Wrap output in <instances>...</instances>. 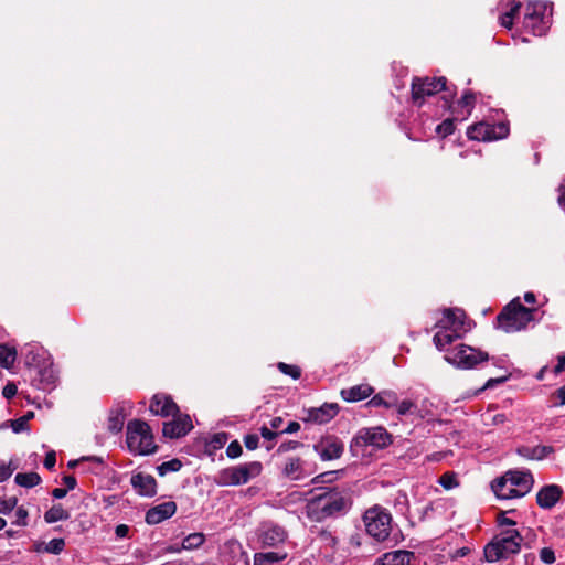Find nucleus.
<instances>
[{
  "mask_svg": "<svg viewBox=\"0 0 565 565\" xmlns=\"http://www.w3.org/2000/svg\"><path fill=\"white\" fill-rule=\"evenodd\" d=\"M182 468V462L174 458L169 461H164L157 467V471L160 476H166L169 472H177Z\"/></svg>",
  "mask_w": 565,
  "mask_h": 565,
  "instance_id": "f704fd0d",
  "label": "nucleus"
},
{
  "mask_svg": "<svg viewBox=\"0 0 565 565\" xmlns=\"http://www.w3.org/2000/svg\"><path fill=\"white\" fill-rule=\"evenodd\" d=\"M14 515L15 520L13 521V524L18 526H26L29 516L26 509L23 507L17 508Z\"/></svg>",
  "mask_w": 565,
  "mask_h": 565,
  "instance_id": "37998d69",
  "label": "nucleus"
},
{
  "mask_svg": "<svg viewBox=\"0 0 565 565\" xmlns=\"http://www.w3.org/2000/svg\"><path fill=\"white\" fill-rule=\"evenodd\" d=\"M393 443L392 435L382 426L361 428L351 441L350 449L356 455L366 447L384 449Z\"/></svg>",
  "mask_w": 565,
  "mask_h": 565,
  "instance_id": "423d86ee",
  "label": "nucleus"
},
{
  "mask_svg": "<svg viewBox=\"0 0 565 565\" xmlns=\"http://www.w3.org/2000/svg\"><path fill=\"white\" fill-rule=\"evenodd\" d=\"M509 131V126L505 122H478L468 128L467 136L471 140L492 141L505 138Z\"/></svg>",
  "mask_w": 565,
  "mask_h": 565,
  "instance_id": "f8f14e48",
  "label": "nucleus"
},
{
  "mask_svg": "<svg viewBox=\"0 0 565 565\" xmlns=\"http://www.w3.org/2000/svg\"><path fill=\"white\" fill-rule=\"evenodd\" d=\"M491 489L495 497L501 500L519 498L515 489L509 484V479L505 473L491 482Z\"/></svg>",
  "mask_w": 565,
  "mask_h": 565,
  "instance_id": "bb28decb",
  "label": "nucleus"
},
{
  "mask_svg": "<svg viewBox=\"0 0 565 565\" xmlns=\"http://www.w3.org/2000/svg\"><path fill=\"white\" fill-rule=\"evenodd\" d=\"M17 386L13 384V383H8L4 387H3V391H2V395L7 398V399H10L12 398L15 394H17Z\"/></svg>",
  "mask_w": 565,
  "mask_h": 565,
  "instance_id": "864d4df0",
  "label": "nucleus"
},
{
  "mask_svg": "<svg viewBox=\"0 0 565 565\" xmlns=\"http://www.w3.org/2000/svg\"><path fill=\"white\" fill-rule=\"evenodd\" d=\"M343 444L337 437H327L315 445V450L322 460H333L341 457L343 452Z\"/></svg>",
  "mask_w": 565,
  "mask_h": 565,
  "instance_id": "2eb2a0df",
  "label": "nucleus"
},
{
  "mask_svg": "<svg viewBox=\"0 0 565 565\" xmlns=\"http://www.w3.org/2000/svg\"><path fill=\"white\" fill-rule=\"evenodd\" d=\"M127 445L134 455L147 456L157 450L150 426L140 419H134L128 423Z\"/></svg>",
  "mask_w": 565,
  "mask_h": 565,
  "instance_id": "20e7f679",
  "label": "nucleus"
},
{
  "mask_svg": "<svg viewBox=\"0 0 565 565\" xmlns=\"http://www.w3.org/2000/svg\"><path fill=\"white\" fill-rule=\"evenodd\" d=\"M439 483L446 490L456 488L459 483L454 472H446L439 478Z\"/></svg>",
  "mask_w": 565,
  "mask_h": 565,
  "instance_id": "58836bf2",
  "label": "nucleus"
},
{
  "mask_svg": "<svg viewBox=\"0 0 565 565\" xmlns=\"http://www.w3.org/2000/svg\"><path fill=\"white\" fill-rule=\"evenodd\" d=\"M17 359V351L14 348H10L7 344H0V365L9 369L13 365Z\"/></svg>",
  "mask_w": 565,
  "mask_h": 565,
  "instance_id": "473e14b6",
  "label": "nucleus"
},
{
  "mask_svg": "<svg viewBox=\"0 0 565 565\" xmlns=\"http://www.w3.org/2000/svg\"><path fill=\"white\" fill-rule=\"evenodd\" d=\"M504 380H505L504 377H502V379H490V380H488V382L481 388L475 391L472 394L468 395V397L475 396L478 393L484 391L486 388L492 387L494 384L501 383Z\"/></svg>",
  "mask_w": 565,
  "mask_h": 565,
  "instance_id": "5fc2aeb1",
  "label": "nucleus"
},
{
  "mask_svg": "<svg viewBox=\"0 0 565 565\" xmlns=\"http://www.w3.org/2000/svg\"><path fill=\"white\" fill-rule=\"evenodd\" d=\"M130 483L140 495L153 497L157 493V481L151 475L137 472L132 475Z\"/></svg>",
  "mask_w": 565,
  "mask_h": 565,
  "instance_id": "aec40b11",
  "label": "nucleus"
},
{
  "mask_svg": "<svg viewBox=\"0 0 565 565\" xmlns=\"http://www.w3.org/2000/svg\"><path fill=\"white\" fill-rule=\"evenodd\" d=\"M299 429H300V424L298 422H290L281 433L294 434V433H297Z\"/></svg>",
  "mask_w": 565,
  "mask_h": 565,
  "instance_id": "680f3d73",
  "label": "nucleus"
},
{
  "mask_svg": "<svg viewBox=\"0 0 565 565\" xmlns=\"http://www.w3.org/2000/svg\"><path fill=\"white\" fill-rule=\"evenodd\" d=\"M257 541L262 547H274L280 548V545L284 544L288 537L286 530L270 521L263 522L257 531Z\"/></svg>",
  "mask_w": 565,
  "mask_h": 565,
  "instance_id": "ddd939ff",
  "label": "nucleus"
},
{
  "mask_svg": "<svg viewBox=\"0 0 565 565\" xmlns=\"http://www.w3.org/2000/svg\"><path fill=\"white\" fill-rule=\"evenodd\" d=\"M540 558L545 564H553L555 562V553L551 547H543L540 551Z\"/></svg>",
  "mask_w": 565,
  "mask_h": 565,
  "instance_id": "49530a36",
  "label": "nucleus"
},
{
  "mask_svg": "<svg viewBox=\"0 0 565 565\" xmlns=\"http://www.w3.org/2000/svg\"><path fill=\"white\" fill-rule=\"evenodd\" d=\"M483 419L487 425H489V424L501 425L507 422V416L501 413L500 414H486Z\"/></svg>",
  "mask_w": 565,
  "mask_h": 565,
  "instance_id": "c03bdc74",
  "label": "nucleus"
},
{
  "mask_svg": "<svg viewBox=\"0 0 565 565\" xmlns=\"http://www.w3.org/2000/svg\"><path fill=\"white\" fill-rule=\"evenodd\" d=\"M445 360L459 369H472L480 362L489 360L487 352L460 344L445 354Z\"/></svg>",
  "mask_w": 565,
  "mask_h": 565,
  "instance_id": "9d476101",
  "label": "nucleus"
},
{
  "mask_svg": "<svg viewBox=\"0 0 565 565\" xmlns=\"http://www.w3.org/2000/svg\"><path fill=\"white\" fill-rule=\"evenodd\" d=\"M278 369L286 375L291 376L297 380L300 377L301 372L300 369L296 365L286 364L284 362L278 363Z\"/></svg>",
  "mask_w": 565,
  "mask_h": 565,
  "instance_id": "a19ab883",
  "label": "nucleus"
},
{
  "mask_svg": "<svg viewBox=\"0 0 565 565\" xmlns=\"http://www.w3.org/2000/svg\"><path fill=\"white\" fill-rule=\"evenodd\" d=\"M339 413V405L335 403H326L320 407L310 408L305 418L306 422L322 425L330 422Z\"/></svg>",
  "mask_w": 565,
  "mask_h": 565,
  "instance_id": "f3484780",
  "label": "nucleus"
},
{
  "mask_svg": "<svg viewBox=\"0 0 565 565\" xmlns=\"http://www.w3.org/2000/svg\"><path fill=\"white\" fill-rule=\"evenodd\" d=\"M204 541L205 536L203 533H191L183 539L181 548L188 551L195 550L200 547L204 543Z\"/></svg>",
  "mask_w": 565,
  "mask_h": 565,
  "instance_id": "72a5a7b5",
  "label": "nucleus"
},
{
  "mask_svg": "<svg viewBox=\"0 0 565 565\" xmlns=\"http://www.w3.org/2000/svg\"><path fill=\"white\" fill-rule=\"evenodd\" d=\"M446 89V78L415 77L412 83V98L414 104L422 106L426 97Z\"/></svg>",
  "mask_w": 565,
  "mask_h": 565,
  "instance_id": "9b49d317",
  "label": "nucleus"
},
{
  "mask_svg": "<svg viewBox=\"0 0 565 565\" xmlns=\"http://www.w3.org/2000/svg\"><path fill=\"white\" fill-rule=\"evenodd\" d=\"M500 24L507 29H511L513 25V19L511 18V14H502L500 17Z\"/></svg>",
  "mask_w": 565,
  "mask_h": 565,
  "instance_id": "bf43d9fd",
  "label": "nucleus"
},
{
  "mask_svg": "<svg viewBox=\"0 0 565 565\" xmlns=\"http://www.w3.org/2000/svg\"><path fill=\"white\" fill-rule=\"evenodd\" d=\"M285 477L290 480L299 481L309 477L306 472L303 462L300 458H288L282 470Z\"/></svg>",
  "mask_w": 565,
  "mask_h": 565,
  "instance_id": "a878e982",
  "label": "nucleus"
},
{
  "mask_svg": "<svg viewBox=\"0 0 565 565\" xmlns=\"http://www.w3.org/2000/svg\"><path fill=\"white\" fill-rule=\"evenodd\" d=\"M260 434H262L263 438H265L267 440H273L277 436V433L273 431V429H270V428H268L266 426H263L260 428Z\"/></svg>",
  "mask_w": 565,
  "mask_h": 565,
  "instance_id": "4d7b16f0",
  "label": "nucleus"
},
{
  "mask_svg": "<svg viewBox=\"0 0 565 565\" xmlns=\"http://www.w3.org/2000/svg\"><path fill=\"white\" fill-rule=\"evenodd\" d=\"M259 437L255 434L246 435L244 438V444L247 449L255 450L258 447Z\"/></svg>",
  "mask_w": 565,
  "mask_h": 565,
  "instance_id": "09e8293b",
  "label": "nucleus"
},
{
  "mask_svg": "<svg viewBox=\"0 0 565 565\" xmlns=\"http://www.w3.org/2000/svg\"><path fill=\"white\" fill-rule=\"evenodd\" d=\"M44 467L49 470L53 469L56 463V454L54 450L49 451L44 458Z\"/></svg>",
  "mask_w": 565,
  "mask_h": 565,
  "instance_id": "8fccbe9b",
  "label": "nucleus"
},
{
  "mask_svg": "<svg viewBox=\"0 0 565 565\" xmlns=\"http://www.w3.org/2000/svg\"><path fill=\"white\" fill-rule=\"evenodd\" d=\"M395 407L397 408V414L399 416L414 414L417 409L416 404L411 399H404L402 402L397 401V405H395Z\"/></svg>",
  "mask_w": 565,
  "mask_h": 565,
  "instance_id": "e433bc0d",
  "label": "nucleus"
},
{
  "mask_svg": "<svg viewBox=\"0 0 565 565\" xmlns=\"http://www.w3.org/2000/svg\"><path fill=\"white\" fill-rule=\"evenodd\" d=\"M13 472V468L10 467V463H7L3 460H0V482L6 481L11 477Z\"/></svg>",
  "mask_w": 565,
  "mask_h": 565,
  "instance_id": "de8ad7c7",
  "label": "nucleus"
},
{
  "mask_svg": "<svg viewBox=\"0 0 565 565\" xmlns=\"http://www.w3.org/2000/svg\"><path fill=\"white\" fill-rule=\"evenodd\" d=\"M63 483L65 484V487H66L65 489H67V491L75 489V487L77 484L76 479L73 476H64Z\"/></svg>",
  "mask_w": 565,
  "mask_h": 565,
  "instance_id": "13d9d810",
  "label": "nucleus"
},
{
  "mask_svg": "<svg viewBox=\"0 0 565 565\" xmlns=\"http://www.w3.org/2000/svg\"><path fill=\"white\" fill-rule=\"evenodd\" d=\"M555 395L557 396V398L559 399L558 402V405H565V385L559 387L556 392H555Z\"/></svg>",
  "mask_w": 565,
  "mask_h": 565,
  "instance_id": "338daca9",
  "label": "nucleus"
},
{
  "mask_svg": "<svg viewBox=\"0 0 565 565\" xmlns=\"http://www.w3.org/2000/svg\"><path fill=\"white\" fill-rule=\"evenodd\" d=\"M552 8L543 1H530L525 7L523 26L533 35H543L551 24Z\"/></svg>",
  "mask_w": 565,
  "mask_h": 565,
  "instance_id": "6e6552de",
  "label": "nucleus"
},
{
  "mask_svg": "<svg viewBox=\"0 0 565 565\" xmlns=\"http://www.w3.org/2000/svg\"><path fill=\"white\" fill-rule=\"evenodd\" d=\"M177 512V504L174 501H167L157 504L149 509L146 513V522L150 525H156L164 520L170 519Z\"/></svg>",
  "mask_w": 565,
  "mask_h": 565,
  "instance_id": "a211bd4d",
  "label": "nucleus"
},
{
  "mask_svg": "<svg viewBox=\"0 0 565 565\" xmlns=\"http://www.w3.org/2000/svg\"><path fill=\"white\" fill-rule=\"evenodd\" d=\"M498 523H499L500 526H510V529H512V526H514L516 524L515 521H513L512 519L507 518L505 513L499 514Z\"/></svg>",
  "mask_w": 565,
  "mask_h": 565,
  "instance_id": "6e6d98bb",
  "label": "nucleus"
},
{
  "mask_svg": "<svg viewBox=\"0 0 565 565\" xmlns=\"http://www.w3.org/2000/svg\"><path fill=\"white\" fill-rule=\"evenodd\" d=\"M374 388L369 384H359L341 391V397L347 402H360L370 397Z\"/></svg>",
  "mask_w": 565,
  "mask_h": 565,
  "instance_id": "393cba45",
  "label": "nucleus"
},
{
  "mask_svg": "<svg viewBox=\"0 0 565 565\" xmlns=\"http://www.w3.org/2000/svg\"><path fill=\"white\" fill-rule=\"evenodd\" d=\"M520 9H521V2L520 1H513L511 3V8L508 12H505L507 14H511V18L514 19V17H516L520 12Z\"/></svg>",
  "mask_w": 565,
  "mask_h": 565,
  "instance_id": "052dcab7",
  "label": "nucleus"
},
{
  "mask_svg": "<svg viewBox=\"0 0 565 565\" xmlns=\"http://www.w3.org/2000/svg\"><path fill=\"white\" fill-rule=\"evenodd\" d=\"M18 499L15 497L2 499L0 498V514H9L17 507Z\"/></svg>",
  "mask_w": 565,
  "mask_h": 565,
  "instance_id": "79ce46f5",
  "label": "nucleus"
},
{
  "mask_svg": "<svg viewBox=\"0 0 565 565\" xmlns=\"http://www.w3.org/2000/svg\"><path fill=\"white\" fill-rule=\"evenodd\" d=\"M14 481L20 487L33 488L41 482V477L36 472L18 473Z\"/></svg>",
  "mask_w": 565,
  "mask_h": 565,
  "instance_id": "2f4dec72",
  "label": "nucleus"
},
{
  "mask_svg": "<svg viewBox=\"0 0 565 565\" xmlns=\"http://www.w3.org/2000/svg\"><path fill=\"white\" fill-rule=\"evenodd\" d=\"M65 547L63 539H53L45 544L43 551L50 554L58 555Z\"/></svg>",
  "mask_w": 565,
  "mask_h": 565,
  "instance_id": "4c0bfd02",
  "label": "nucleus"
},
{
  "mask_svg": "<svg viewBox=\"0 0 565 565\" xmlns=\"http://www.w3.org/2000/svg\"><path fill=\"white\" fill-rule=\"evenodd\" d=\"M553 452L554 448L545 445L520 446L516 448V454L527 460H543Z\"/></svg>",
  "mask_w": 565,
  "mask_h": 565,
  "instance_id": "b1692460",
  "label": "nucleus"
},
{
  "mask_svg": "<svg viewBox=\"0 0 565 565\" xmlns=\"http://www.w3.org/2000/svg\"><path fill=\"white\" fill-rule=\"evenodd\" d=\"M436 328L438 331L434 335V343L441 351L455 340L462 338L471 329V322L467 320L461 309L448 308L443 311Z\"/></svg>",
  "mask_w": 565,
  "mask_h": 565,
  "instance_id": "f03ea898",
  "label": "nucleus"
},
{
  "mask_svg": "<svg viewBox=\"0 0 565 565\" xmlns=\"http://www.w3.org/2000/svg\"><path fill=\"white\" fill-rule=\"evenodd\" d=\"M70 513L62 507V504H55L49 509L44 514V520L47 523H55L57 521L67 520Z\"/></svg>",
  "mask_w": 565,
  "mask_h": 565,
  "instance_id": "7c9ffc66",
  "label": "nucleus"
},
{
  "mask_svg": "<svg viewBox=\"0 0 565 565\" xmlns=\"http://www.w3.org/2000/svg\"><path fill=\"white\" fill-rule=\"evenodd\" d=\"M455 130V122L452 119H445L436 127V132L443 138L451 135Z\"/></svg>",
  "mask_w": 565,
  "mask_h": 565,
  "instance_id": "ea45409f",
  "label": "nucleus"
},
{
  "mask_svg": "<svg viewBox=\"0 0 565 565\" xmlns=\"http://www.w3.org/2000/svg\"><path fill=\"white\" fill-rule=\"evenodd\" d=\"M505 476L509 479V484L515 489V493L520 498L527 494L533 488L534 479L529 470H508Z\"/></svg>",
  "mask_w": 565,
  "mask_h": 565,
  "instance_id": "4468645a",
  "label": "nucleus"
},
{
  "mask_svg": "<svg viewBox=\"0 0 565 565\" xmlns=\"http://www.w3.org/2000/svg\"><path fill=\"white\" fill-rule=\"evenodd\" d=\"M150 412L157 416L168 417L174 416L179 408L170 396L156 394L150 403Z\"/></svg>",
  "mask_w": 565,
  "mask_h": 565,
  "instance_id": "412c9836",
  "label": "nucleus"
},
{
  "mask_svg": "<svg viewBox=\"0 0 565 565\" xmlns=\"http://www.w3.org/2000/svg\"><path fill=\"white\" fill-rule=\"evenodd\" d=\"M414 553L404 550L392 551L376 559L375 565H411Z\"/></svg>",
  "mask_w": 565,
  "mask_h": 565,
  "instance_id": "5701e85b",
  "label": "nucleus"
},
{
  "mask_svg": "<svg viewBox=\"0 0 565 565\" xmlns=\"http://www.w3.org/2000/svg\"><path fill=\"white\" fill-rule=\"evenodd\" d=\"M282 424V418L281 417H274L271 420H270V426L273 429H278Z\"/></svg>",
  "mask_w": 565,
  "mask_h": 565,
  "instance_id": "774afa93",
  "label": "nucleus"
},
{
  "mask_svg": "<svg viewBox=\"0 0 565 565\" xmlns=\"http://www.w3.org/2000/svg\"><path fill=\"white\" fill-rule=\"evenodd\" d=\"M351 505V497L347 491L329 489L307 499L303 513L312 522H323L344 515Z\"/></svg>",
  "mask_w": 565,
  "mask_h": 565,
  "instance_id": "f257e3e1",
  "label": "nucleus"
},
{
  "mask_svg": "<svg viewBox=\"0 0 565 565\" xmlns=\"http://www.w3.org/2000/svg\"><path fill=\"white\" fill-rule=\"evenodd\" d=\"M262 469V463L258 461L228 467L218 471L215 476V482L222 487L245 484L258 477Z\"/></svg>",
  "mask_w": 565,
  "mask_h": 565,
  "instance_id": "0eeeda50",
  "label": "nucleus"
},
{
  "mask_svg": "<svg viewBox=\"0 0 565 565\" xmlns=\"http://www.w3.org/2000/svg\"><path fill=\"white\" fill-rule=\"evenodd\" d=\"M534 312L535 309L524 307L515 298L498 316L499 328L508 333L521 331L533 320Z\"/></svg>",
  "mask_w": 565,
  "mask_h": 565,
  "instance_id": "39448f33",
  "label": "nucleus"
},
{
  "mask_svg": "<svg viewBox=\"0 0 565 565\" xmlns=\"http://www.w3.org/2000/svg\"><path fill=\"white\" fill-rule=\"evenodd\" d=\"M299 443L298 441H290L288 444H281L278 448V452H285L289 449H295L296 447H298Z\"/></svg>",
  "mask_w": 565,
  "mask_h": 565,
  "instance_id": "0e129e2a",
  "label": "nucleus"
},
{
  "mask_svg": "<svg viewBox=\"0 0 565 565\" xmlns=\"http://www.w3.org/2000/svg\"><path fill=\"white\" fill-rule=\"evenodd\" d=\"M22 354L24 355L25 364L29 366L40 369L49 362L47 352L38 343L26 344L23 348Z\"/></svg>",
  "mask_w": 565,
  "mask_h": 565,
  "instance_id": "6ab92c4d",
  "label": "nucleus"
},
{
  "mask_svg": "<svg viewBox=\"0 0 565 565\" xmlns=\"http://www.w3.org/2000/svg\"><path fill=\"white\" fill-rule=\"evenodd\" d=\"M565 371V355H559L557 358V364L554 369V372L556 374L561 373V372H564Z\"/></svg>",
  "mask_w": 565,
  "mask_h": 565,
  "instance_id": "e2e57ef3",
  "label": "nucleus"
},
{
  "mask_svg": "<svg viewBox=\"0 0 565 565\" xmlns=\"http://www.w3.org/2000/svg\"><path fill=\"white\" fill-rule=\"evenodd\" d=\"M475 100H476V95L470 90L465 92V94L461 96V98L459 100V106H461L463 109H466L465 117H467L471 114V110L475 105Z\"/></svg>",
  "mask_w": 565,
  "mask_h": 565,
  "instance_id": "c9c22d12",
  "label": "nucleus"
},
{
  "mask_svg": "<svg viewBox=\"0 0 565 565\" xmlns=\"http://www.w3.org/2000/svg\"><path fill=\"white\" fill-rule=\"evenodd\" d=\"M125 418L126 414L122 407L111 409L107 420L108 430L113 434L119 433L124 427Z\"/></svg>",
  "mask_w": 565,
  "mask_h": 565,
  "instance_id": "c756f323",
  "label": "nucleus"
},
{
  "mask_svg": "<svg viewBox=\"0 0 565 565\" xmlns=\"http://www.w3.org/2000/svg\"><path fill=\"white\" fill-rule=\"evenodd\" d=\"M227 457L234 459L242 455V446L237 440L232 441L226 448Z\"/></svg>",
  "mask_w": 565,
  "mask_h": 565,
  "instance_id": "a18cd8bd",
  "label": "nucleus"
},
{
  "mask_svg": "<svg viewBox=\"0 0 565 565\" xmlns=\"http://www.w3.org/2000/svg\"><path fill=\"white\" fill-rule=\"evenodd\" d=\"M366 532L376 541H384L391 533V514L383 508L375 505L366 510L363 516Z\"/></svg>",
  "mask_w": 565,
  "mask_h": 565,
  "instance_id": "1a4fd4ad",
  "label": "nucleus"
},
{
  "mask_svg": "<svg viewBox=\"0 0 565 565\" xmlns=\"http://www.w3.org/2000/svg\"><path fill=\"white\" fill-rule=\"evenodd\" d=\"M66 494H67V489H65V488H55V489H53V491H52V495H53L55 499H62V498H64Z\"/></svg>",
  "mask_w": 565,
  "mask_h": 565,
  "instance_id": "69168bd1",
  "label": "nucleus"
},
{
  "mask_svg": "<svg viewBox=\"0 0 565 565\" xmlns=\"http://www.w3.org/2000/svg\"><path fill=\"white\" fill-rule=\"evenodd\" d=\"M523 536L516 529L502 530L483 548L484 559L495 563L519 554Z\"/></svg>",
  "mask_w": 565,
  "mask_h": 565,
  "instance_id": "7ed1b4c3",
  "label": "nucleus"
},
{
  "mask_svg": "<svg viewBox=\"0 0 565 565\" xmlns=\"http://www.w3.org/2000/svg\"><path fill=\"white\" fill-rule=\"evenodd\" d=\"M367 405L372 407H384L387 409L395 407V405H397V394L388 390L381 391L367 402Z\"/></svg>",
  "mask_w": 565,
  "mask_h": 565,
  "instance_id": "c85d7f7f",
  "label": "nucleus"
},
{
  "mask_svg": "<svg viewBox=\"0 0 565 565\" xmlns=\"http://www.w3.org/2000/svg\"><path fill=\"white\" fill-rule=\"evenodd\" d=\"M12 430L14 433H21L26 429V417H21L12 422Z\"/></svg>",
  "mask_w": 565,
  "mask_h": 565,
  "instance_id": "3c124183",
  "label": "nucleus"
},
{
  "mask_svg": "<svg viewBox=\"0 0 565 565\" xmlns=\"http://www.w3.org/2000/svg\"><path fill=\"white\" fill-rule=\"evenodd\" d=\"M130 527L127 524H119L115 527L117 539H125L129 535Z\"/></svg>",
  "mask_w": 565,
  "mask_h": 565,
  "instance_id": "603ef678",
  "label": "nucleus"
},
{
  "mask_svg": "<svg viewBox=\"0 0 565 565\" xmlns=\"http://www.w3.org/2000/svg\"><path fill=\"white\" fill-rule=\"evenodd\" d=\"M563 490L556 484L543 487L536 494V502L542 509H552L561 499Z\"/></svg>",
  "mask_w": 565,
  "mask_h": 565,
  "instance_id": "4be33fe9",
  "label": "nucleus"
},
{
  "mask_svg": "<svg viewBox=\"0 0 565 565\" xmlns=\"http://www.w3.org/2000/svg\"><path fill=\"white\" fill-rule=\"evenodd\" d=\"M193 428L192 420L189 415L175 417L171 422L163 424V436L169 438H180L185 436Z\"/></svg>",
  "mask_w": 565,
  "mask_h": 565,
  "instance_id": "dca6fc26",
  "label": "nucleus"
},
{
  "mask_svg": "<svg viewBox=\"0 0 565 565\" xmlns=\"http://www.w3.org/2000/svg\"><path fill=\"white\" fill-rule=\"evenodd\" d=\"M288 556V553L284 550H278L273 552H258L254 555V565H274L276 563L282 562Z\"/></svg>",
  "mask_w": 565,
  "mask_h": 565,
  "instance_id": "cd10ccee",
  "label": "nucleus"
}]
</instances>
